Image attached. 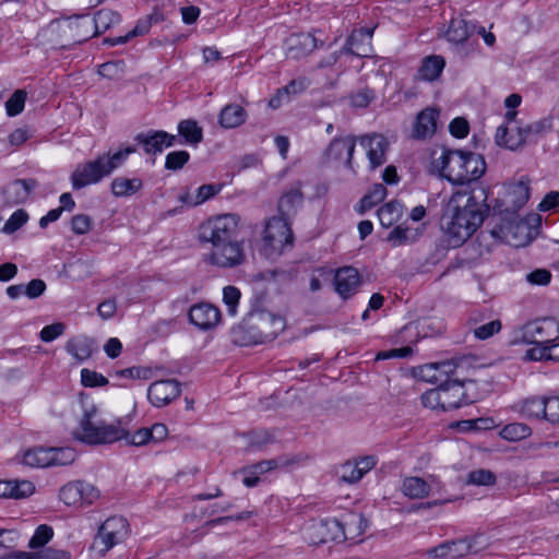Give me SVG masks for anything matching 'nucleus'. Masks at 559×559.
<instances>
[{
	"label": "nucleus",
	"instance_id": "35",
	"mask_svg": "<svg viewBox=\"0 0 559 559\" xmlns=\"http://www.w3.org/2000/svg\"><path fill=\"white\" fill-rule=\"evenodd\" d=\"M388 194L386 188L382 183H376L370 191L359 201L356 210L359 214H364L373 206L382 202Z\"/></svg>",
	"mask_w": 559,
	"mask_h": 559
},
{
	"label": "nucleus",
	"instance_id": "22",
	"mask_svg": "<svg viewBox=\"0 0 559 559\" xmlns=\"http://www.w3.org/2000/svg\"><path fill=\"white\" fill-rule=\"evenodd\" d=\"M334 285L337 294L346 299L357 292L360 285V275L353 266L341 267L335 273Z\"/></svg>",
	"mask_w": 559,
	"mask_h": 559
},
{
	"label": "nucleus",
	"instance_id": "64",
	"mask_svg": "<svg viewBox=\"0 0 559 559\" xmlns=\"http://www.w3.org/2000/svg\"><path fill=\"white\" fill-rule=\"evenodd\" d=\"M449 130L453 136L462 139L468 134L469 126L466 119L457 117L451 121Z\"/></svg>",
	"mask_w": 559,
	"mask_h": 559
},
{
	"label": "nucleus",
	"instance_id": "25",
	"mask_svg": "<svg viewBox=\"0 0 559 559\" xmlns=\"http://www.w3.org/2000/svg\"><path fill=\"white\" fill-rule=\"evenodd\" d=\"M304 203V194L300 185L293 186L284 192L278 200L277 210L281 217L289 219L294 216Z\"/></svg>",
	"mask_w": 559,
	"mask_h": 559
},
{
	"label": "nucleus",
	"instance_id": "1",
	"mask_svg": "<svg viewBox=\"0 0 559 559\" xmlns=\"http://www.w3.org/2000/svg\"><path fill=\"white\" fill-rule=\"evenodd\" d=\"M487 198L485 188L457 191L451 197L441 218V228L450 246H462L481 226L488 209Z\"/></svg>",
	"mask_w": 559,
	"mask_h": 559
},
{
	"label": "nucleus",
	"instance_id": "61",
	"mask_svg": "<svg viewBox=\"0 0 559 559\" xmlns=\"http://www.w3.org/2000/svg\"><path fill=\"white\" fill-rule=\"evenodd\" d=\"M92 219L88 215L78 214L71 219V229L76 235H84L91 230Z\"/></svg>",
	"mask_w": 559,
	"mask_h": 559
},
{
	"label": "nucleus",
	"instance_id": "28",
	"mask_svg": "<svg viewBox=\"0 0 559 559\" xmlns=\"http://www.w3.org/2000/svg\"><path fill=\"white\" fill-rule=\"evenodd\" d=\"M35 490L32 481L5 479L0 480V497L10 499H22L31 496Z\"/></svg>",
	"mask_w": 559,
	"mask_h": 559
},
{
	"label": "nucleus",
	"instance_id": "13",
	"mask_svg": "<svg viewBox=\"0 0 559 559\" xmlns=\"http://www.w3.org/2000/svg\"><path fill=\"white\" fill-rule=\"evenodd\" d=\"M248 324L257 329L264 337H272L284 330L285 320L259 307L252 308L247 314Z\"/></svg>",
	"mask_w": 559,
	"mask_h": 559
},
{
	"label": "nucleus",
	"instance_id": "45",
	"mask_svg": "<svg viewBox=\"0 0 559 559\" xmlns=\"http://www.w3.org/2000/svg\"><path fill=\"white\" fill-rule=\"evenodd\" d=\"M60 500L69 507H82V496L79 495V489L70 481L62 486L59 490Z\"/></svg>",
	"mask_w": 559,
	"mask_h": 559
},
{
	"label": "nucleus",
	"instance_id": "39",
	"mask_svg": "<svg viewBox=\"0 0 559 559\" xmlns=\"http://www.w3.org/2000/svg\"><path fill=\"white\" fill-rule=\"evenodd\" d=\"M418 236V229H412L399 225L390 231L388 235V241L393 247H400L416 241Z\"/></svg>",
	"mask_w": 559,
	"mask_h": 559
},
{
	"label": "nucleus",
	"instance_id": "23",
	"mask_svg": "<svg viewBox=\"0 0 559 559\" xmlns=\"http://www.w3.org/2000/svg\"><path fill=\"white\" fill-rule=\"evenodd\" d=\"M38 186L35 179H16L3 188L5 203L13 205L23 203Z\"/></svg>",
	"mask_w": 559,
	"mask_h": 559
},
{
	"label": "nucleus",
	"instance_id": "17",
	"mask_svg": "<svg viewBox=\"0 0 559 559\" xmlns=\"http://www.w3.org/2000/svg\"><path fill=\"white\" fill-rule=\"evenodd\" d=\"M355 146L356 139L353 135L338 136L331 141L324 156L328 160L343 162L347 168H352Z\"/></svg>",
	"mask_w": 559,
	"mask_h": 559
},
{
	"label": "nucleus",
	"instance_id": "37",
	"mask_svg": "<svg viewBox=\"0 0 559 559\" xmlns=\"http://www.w3.org/2000/svg\"><path fill=\"white\" fill-rule=\"evenodd\" d=\"M178 133L181 135L186 143L191 145L199 144L203 139V130L198 126L197 121L187 119L178 124Z\"/></svg>",
	"mask_w": 559,
	"mask_h": 559
},
{
	"label": "nucleus",
	"instance_id": "20",
	"mask_svg": "<svg viewBox=\"0 0 559 559\" xmlns=\"http://www.w3.org/2000/svg\"><path fill=\"white\" fill-rule=\"evenodd\" d=\"M528 199L530 186L527 179L521 178L516 182L509 183L507 186L506 199L503 200L504 211L515 213L526 204Z\"/></svg>",
	"mask_w": 559,
	"mask_h": 559
},
{
	"label": "nucleus",
	"instance_id": "31",
	"mask_svg": "<svg viewBox=\"0 0 559 559\" xmlns=\"http://www.w3.org/2000/svg\"><path fill=\"white\" fill-rule=\"evenodd\" d=\"M247 119V111L238 104L226 105L219 112L218 122L225 129L241 126Z\"/></svg>",
	"mask_w": 559,
	"mask_h": 559
},
{
	"label": "nucleus",
	"instance_id": "59",
	"mask_svg": "<svg viewBox=\"0 0 559 559\" xmlns=\"http://www.w3.org/2000/svg\"><path fill=\"white\" fill-rule=\"evenodd\" d=\"M29 559H70L71 555L66 549L45 548L39 551L28 552Z\"/></svg>",
	"mask_w": 559,
	"mask_h": 559
},
{
	"label": "nucleus",
	"instance_id": "40",
	"mask_svg": "<svg viewBox=\"0 0 559 559\" xmlns=\"http://www.w3.org/2000/svg\"><path fill=\"white\" fill-rule=\"evenodd\" d=\"M340 522L342 525L346 526L342 540L355 539L356 537L360 536L367 527V522L360 514H349L345 518L344 521Z\"/></svg>",
	"mask_w": 559,
	"mask_h": 559
},
{
	"label": "nucleus",
	"instance_id": "4",
	"mask_svg": "<svg viewBox=\"0 0 559 559\" xmlns=\"http://www.w3.org/2000/svg\"><path fill=\"white\" fill-rule=\"evenodd\" d=\"M134 152V147L128 146L114 154H103L93 160L79 164L71 175L73 189L79 190L98 183L103 178L108 177L115 169L123 165L128 156Z\"/></svg>",
	"mask_w": 559,
	"mask_h": 559
},
{
	"label": "nucleus",
	"instance_id": "32",
	"mask_svg": "<svg viewBox=\"0 0 559 559\" xmlns=\"http://www.w3.org/2000/svg\"><path fill=\"white\" fill-rule=\"evenodd\" d=\"M402 492L411 499L426 498L430 492V485L421 477H405L402 483Z\"/></svg>",
	"mask_w": 559,
	"mask_h": 559
},
{
	"label": "nucleus",
	"instance_id": "47",
	"mask_svg": "<svg viewBox=\"0 0 559 559\" xmlns=\"http://www.w3.org/2000/svg\"><path fill=\"white\" fill-rule=\"evenodd\" d=\"M73 483L79 489V495L82 496V507L90 506L98 500L100 492L94 485L84 480H74Z\"/></svg>",
	"mask_w": 559,
	"mask_h": 559
},
{
	"label": "nucleus",
	"instance_id": "63",
	"mask_svg": "<svg viewBox=\"0 0 559 559\" xmlns=\"http://www.w3.org/2000/svg\"><path fill=\"white\" fill-rule=\"evenodd\" d=\"M64 332V324L63 323H53L50 325H46L40 331V340L43 342L49 343L62 335Z\"/></svg>",
	"mask_w": 559,
	"mask_h": 559
},
{
	"label": "nucleus",
	"instance_id": "56",
	"mask_svg": "<svg viewBox=\"0 0 559 559\" xmlns=\"http://www.w3.org/2000/svg\"><path fill=\"white\" fill-rule=\"evenodd\" d=\"M28 219V215L24 210H16L4 224L2 231L13 234L21 228Z\"/></svg>",
	"mask_w": 559,
	"mask_h": 559
},
{
	"label": "nucleus",
	"instance_id": "7",
	"mask_svg": "<svg viewBox=\"0 0 559 559\" xmlns=\"http://www.w3.org/2000/svg\"><path fill=\"white\" fill-rule=\"evenodd\" d=\"M129 535V523L122 516H111L105 520L94 539V547L106 554L116 545L122 543Z\"/></svg>",
	"mask_w": 559,
	"mask_h": 559
},
{
	"label": "nucleus",
	"instance_id": "19",
	"mask_svg": "<svg viewBox=\"0 0 559 559\" xmlns=\"http://www.w3.org/2000/svg\"><path fill=\"white\" fill-rule=\"evenodd\" d=\"M372 34L373 28H359L353 31L341 52L350 53L360 58L369 57L372 51Z\"/></svg>",
	"mask_w": 559,
	"mask_h": 559
},
{
	"label": "nucleus",
	"instance_id": "21",
	"mask_svg": "<svg viewBox=\"0 0 559 559\" xmlns=\"http://www.w3.org/2000/svg\"><path fill=\"white\" fill-rule=\"evenodd\" d=\"M135 141L143 145L146 154H157L164 147L174 146L177 142V136L166 131H148L147 133H139L135 136Z\"/></svg>",
	"mask_w": 559,
	"mask_h": 559
},
{
	"label": "nucleus",
	"instance_id": "43",
	"mask_svg": "<svg viewBox=\"0 0 559 559\" xmlns=\"http://www.w3.org/2000/svg\"><path fill=\"white\" fill-rule=\"evenodd\" d=\"M123 436L120 440H124L127 444L134 447H143L151 443L148 428L143 427L131 433L128 431L124 421L122 420Z\"/></svg>",
	"mask_w": 559,
	"mask_h": 559
},
{
	"label": "nucleus",
	"instance_id": "10",
	"mask_svg": "<svg viewBox=\"0 0 559 559\" xmlns=\"http://www.w3.org/2000/svg\"><path fill=\"white\" fill-rule=\"evenodd\" d=\"M120 15L109 9H102L95 13L93 19L76 17L68 23L71 28H85L86 32L80 40H87L88 38L104 33L112 25L119 23Z\"/></svg>",
	"mask_w": 559,
	"mask_h": 559
},
{
	"label": "nucleus",
	"instance_id": "15",
	"mask_svg": "<svg viewBox=\"0 0 559 559\" xmlns=\"http://www.w3.org/2000/svg\"><path fill=\"white\" fill-rule=\"evenodd\" d=\"M360 145L366 150L370 168L374 169L386 162L389 141L382 134L362 135L359 138Z\"/></svg>",
	"mask_w": 559,
	"mask_h": 559
},
{
	"label": "nucleus",
	"instance_id": "46",
	"mask_svg": "<svg viewBox=\"0 0 559 559\" xmlns=\"http://www.w3.org/2000/svg\"><path fill=\"white\" fill-rule=\"evenodd\" d=\"M27 94L24 90L15 91L11 97L5 102L7 115L14 117L24 110Z\"/></svg>",
	"mask_w": 559,
	"mask_h": 559
},
{
	"label": "nucleus",
	"instance_id": "50",
	"mask_svg": "<svg viewBox=\"0 0 559 559\" xmlns=\"http://www.w3.org/2000/svg\"><path fill=\"white\" fill-rule=\"evenodd\" d=\"M52 459L51 465H68L74 462L76 453L71 448L48 449Z\"/></svg>",
	"mask_w": 559,
	"mask_h": 559
},
{
	"label": "nucleus",
	"instance_id": "11",
	"mask_svg": "<svg viewBox=\"0 0 559 559\" xmlns=\"http://www.w3.org/2000/svg\"><path fill=\"white\" fill-rule=\"evenodd\" d=\"M345 525L335 518L310 522L306 528V538L311 544H324L328 542H341L344 537Z\"/></svg>",
	"mask_w": 559,
	"mask_h": 559
},
{
	"label": "nucleus",
	"instance_id": "41",
	"mask_svg": "<svg viewBox=\"0 0 559 559\" xmlns=\"http://www.w3.org/2000/svg\"><path fill=\"white\" fill-rule=\"evenodd\" d=\"M532 435V429L524 423H511L506 425L499 436L510 442H518Z\"/></svg>",
	"mask_w": 559,
	"mask_h": 559
},
{
	"label": "nucleus",
	"instance_id": "27",
	"mask_svg": "<svg viewBox=\"0 0 559 559\" xmlns=\"http://www.w3.org/2000/svg\"><path fill=\"white\" fill-rule=\"evenodd\" d=\"M512 409L527 419L546 420V403L543 396H532L513 404Z\"/></svg>",
	"mask_w": 559,
	"mask_h": 559
},
{
	"label": "nucleus",
	"instance_id": "52",
	"mask_svg": "<svg viewBox=\"0 0 559 559\" xmlns=\"http://www.w3.org/2000/svg\"><path fill=\"white\" fill-rule=\"evenodd\" d=\"M240 296H241L240 290L235 286H226L223 289V300L227 307V312L230 316L236 314Z\"/></svg>",
	"mask_w": 559,
	"mask_h": 559
},
{
	"label": "nucleus",
	"instance_id": "58",
	"mask_svg": "<svg viewBox=\"0 0 559 559\" xmlns=\"http://www.w3.org/2000/svg\"><path fill=\"white\" fill-rule=\"evenodd\" d=\"M124 66L122 60L105 62L99 66L98 73L107 79H117L123 73Z\"/></svg>",
	"mask_w": 559,
	"mask_h": 559
},
{
	"label": "nucleus",
	"instance_id": "36",
	"mask_svg": "<svg viewBox=\"0 0 559 559\" xmlns=\"http://www.w3.org/2000/svg\"><path fill=\"white\" fill-rule=\"evenodd\" d=\"M49 455L48 449H29L24 453L22 463L29 467H48L52 462V459Z\"/></svg>",
	"mask_w": 559,
	"mask_h": 559
},
{
	"label": "nucleus",
	"instance_id": "38",
	"mask_svg": "<svg viewBox=\"0 0 559 559\" xmlns=\"http://www.w3.org/2000/svg\"><path fill=\"white\" fill-rule=\"evenodd\" d=\"M403 206L397 201H390L378 210V217L383 227H391L402 215Z\"/></svg>",
	"mask_w": 559,
	"mask_h": 559
},
{
	"label": "nucleus",
	"instance_id": "33",
	"mask_svg": "<svg viewBox=\"0 0 559 559\" xmlns=\"http://www.w3.org/2000/svg\"><path fill=\"white\" fill-rule=\"evenodd\" d=\"M142 180L139 178L117 177L111 181V192L117 198H126L135 194L142 188Z\"/></svg>",
	"mask_w": 559,
	"mask_h": 559
},
{
	"label": "nucleus",
	"instance_id": "5",
	"mask_svg": "<svg viewBox=\"0 0 559 559\" xmlns=\"http://www.w3.org/2000/svg\"><path fill=\"white\" fill-rule=\"evenodd\" d=\"M288 221L281 216L267 221L262 239L263 250L267 257L280 255L293 246L294 236Z\"/></svg>",
	"mask_w": 559,
	"mask_h": 559
},
{
	"label": "nucleus",
	"instance_id": "57",
	"mask_svg": "<svg viewBox=\"0 0 559 559\" xmlns=\"http://www.w3.org/2000/svg\"><path fill=\"white\" fill-rule=\"evenodd\" d=\"M442 397L443 396L441 395L440 384L438 388L428 390L423 393L420 399L425 407L441 411V402H444Z\"/></svg>",
	"mask_w": 559,
	"mask_h": 559
},
{
	"label": "nucleus",
	"instance_id": "53",
	"mask_svg": "<svg viewBox=\"0 0 559 559\" xmlns=\"http://www.w3.org/2000/svg\"><path fill=\"white\" fill-rule=\"evenodd\" d=\"M81 382L86 388H96L108 384V379L102 373L84 368L81 370Z\"/></svg>",
	"mask_w": 559,
	"mask_h": 559
},
{
	"label": "nucleus",
	"instance_id": "29",
	"mask_svg": "<svg viewBox=\"0 0 559 559\" xmlns=\"http://www.w3.org/2000/svg\"><path fill=\"white\" fill-rule=\"evenodd\" d=\"M463 382L459 379H449L445 382L441 383V395L443 396L441 402V411L448 412L460 407V396L462 393L460 392V388Z\"/></svg>",
	"mask_w": 559,
	"mask_h": 559
},
{
	"label": "nucleus",
	"instance_id": "49",
	"mask_svg": "<svg viewBox=\"0 0 559 559\" xmlns=\"http://www.w3.org/2000/svg\"><path fill=\"white\" fill-rule=\"evenodd\" d=\"M467 484L475 486H492L496 484V475L489 469H475L468 474Z\"/></svg>",
	"mask_w": 559,
	"mask_h": 559
},
{
	"label": "nucleus",
	"instance_id": "62",
	"mask_svg": "<svg viewBox=\"0 0 559 559\" xmlns=\"http://www.w3.org/2000/svg\"><path fill=\"white\" fill-rule=\"evenodd\" d=\"M546 420L551 424H559V396L545 397Z\"/></svg>",
	"mask_w": 559,
	"mask_h": 559
},
{
	"label": "nucleus",
	"instance_id": "26",
	"mask_svg": "<svg viewBox=\"0 0 559 559\" xmlns=\"http://www.w3.org/2000/svg\"><path fill=\"white\" fill-rule=\"evenodd\" d=\"M287 53L293 59L302 58L317 48V39L312 34H294L288 38Z\"/></svg>",
	"mask_w": 559,
	"mask_h": 559
},
{
	"label": "nucleus",
	"instance_id": "9",
	"mask_svg": "<svg viewBox=\"0 0 559 559\" xmlns=\"http://www.w3.org/2000/svg\"><path fill=\"white\" fill-rule=\"evenodd\" d=\"M239 216L236 214H224L217 216L206 224L203 237L213 246L236 240L239 231Z\"/></svg>",
	"mask_w": 559,
	"mask_h": 559
},
{
	"label": "nucleus",
	"instance_id": "12",
	"mask_svg": "<svg viewBox=\"0 0 559 559\" xmlns=\"http://www.w3.org/2000/svg\"><path fill=\"white\" fill-rule=\"evenodd\" d=\"M242 241L231 240L213 246L209 262L219 267H235L245 261Z\"/></svg>",
	"mask_w": 559,
	"mask_h": 559
},
{
	"label": "nucleus",
	"instance_id": "14",
	"mask_svg": "<svg viewBox=\"0 0 559 559\" xmlns=\"http://www.w3.org/2000/svg\"><path fill=\"white\" fill-rule=\"evenodd\" d=\"M181 393V384L175 379L158 380L147 389V399L155 407L168 405Z\"/></svg>",
	"mask_w": 559,
	"mask_h": 559
},
{
	"label": "nucleus",
	"instance_id": "51",
	"mask_svg": "<svg viewBox=\"0 0 559 559\" xmlns=\"http://www.w3.org/2000/svg\"><path fill=\"white\" fill-rule=\"evenodd\" d=\"M53 536V531L48 525H39L32 538L29 539L28 546L29 548H39L45 546Z\"/></svg>",
	"mask_w": 559,
	"mask_h": 559
},
{
	"label": "nucleus",
	"instance_id": "42",
	"mask_svg": "<svg viewBox=\"0 0 559 559\" xmlns=\"http://www.w3.org/2000/svg\"><path fill=\"white\" fill-rule=\"evenodd\" d=\"M447 39L454 44H462L469 37L468 24L463 19H452L445 33Z\"/></svg>",
	"mask_w": 559,
	"mask_h": 559
},
{
	"label": "nucleus",
	"instance_id": "60",
	"mask_svg": "<svg viewBox=\"0 0 559 559\" xmlns=\"http://www.w3.org/2000/svg\"><path fill=\"white\" fill-rule=\"evenodd\" d=\"M364 476L354 461H348L342 465L341 479L348 484L359 481Z\"/></svg>",
	"mask_w": 559,
	"mask_h": 559
},
{
	"label": "nucleus",
	"instance_id": "2",
	"mask_svg": "<svg viewBox=\"0 0 559 559\" xmlns=\"http://www.w3.org/2000/svg\"><path fill=\"white\" fill-rule=\"evenodd\" d=\"M433 165L441 176L454 185H465L479 179L486 163L481 155L472 152L443 150Z\"/></svg>",
	"mask_w": 559,
	"mask_h": 559
},
{
	"label": "nucleus",
	"instance_id": "16",
	"mask_svg": "<svg viewBox=\"0 0 559 559\" xmlns=\"http://www.w3.org/2000/svg\"><path fill=\"white\" fill-rule=\"evenodd\" d=\"M533 130H531V123L524 127L515 126L512 127H499L496 132V142L499 146H506L510 150H516L525 142L531 141Z\"/></svg>",
	"mask_w": 559,
	"mask_h": 559
},
{
	"label": "nucleus",
	"instance_id": "55",
	"mask_svg": "<svg viewBox=\"0 0 559 559\" xmlns=\"http://www.w3.org/2000/svg\"><path fill=\"white\" fill-rule=\"evenodd\" d=\"M501 328V321L497 319L475 328L473 333L476 338L484 341L500 332Z\"/></svg>",
	"mask_w": 559,
	"mask_h": 559
},
{
	"label": "nucleus",
	"instance_id": "8",
	"mask_svg": "<svg viewBox=\"0 0 559 559\" xmlns=\"http://www.w3.org/2000/svg\"><path fill=\"white\" fill-rule=\"evenodd\" d=\"M518 337L525 344H550L559 338V324L550 318L531 321L520 329Z\"/></svg>",
	"mask_w": 559,
	"mask_h": 559
},
{
	"label": "nucleus",
	"instance_id": "3",
	"mask_svg": "<svg viewBox=\"0 0 559 559\" xmlns=\"http://www.w3.org/2000/svg\"><path fill=\"white\" fill-rule=\"evenodd\" d=\"M73 436L76 440L90 445L112 443L123 436L122 420L119 419L111 424L105 423L100 419L97 407L91 404L84 406Z\"/></svg>",
	"mask_w": 559,
	"mask_h": 559
},
{
	"label": "nucleus",
	"instance_id": "54",
	"mask_svg": "<svg viewBox=\"0 0 559 559\" xmlns=\"http://www.w3.org/2000/svg\"><path fill=\"white\" fill-rule=\"evenodd\" d=\"M190 155L187 151L170 152L166 156L165 167L169 170L181 169L189 160Z\"/></svg>",
	"mask_w": 559,
	"mask_h": 559
},
{
	"label": "nucleus",
	"instance_id": "18",
	"mask_svg": "<svg viewBox=\"0 0 559 559\" xmlns=\"http://www.w3.org/2000/svg\"><path fill=\"white\" fill-rule=\"evenodd\" d=\"M190 322L200 330H210L221 321V311L209 302H199L189 310Z\"/></svg>",
	"mask_w": 559,
	"mask_h": 559
},
{
	"label": "nucleus",
	"instance_id": "6",
	"mask_svg": "<svg viewBox=\"0 0 559 559\" xmlns=\"http://www.w3.org/2000/svg\"><path fill=\"white\" fill-rule=\"evenodd\" d=\"M486 548L487 544L480 542V536H469L443 542L427 549L426 555L435 559H460L471 554H478Z\"/></svg>",
	"mask_w": 559,
	"mask_h": 559
},
{
	"label": "nucleus",
	"instance_id": "24",
	"mask_svg": "<svg viewBox=\"0 0 559 559\" xmlns=\"http://www.w3.org/2000/svg\"><path fill=\"white\" fill-rule=\"evenodd\" d=\"M439 111L435 108L421 110L415 120L412 136L415 139H427L435 134L437 130V119Z\"/></svg>",
	"mask_w": 559,
	"mask_h": 559
},
{
	"label": "nucleus",
	"instance_id": "48",
	"mask_svg": "<svg viewBox=\"0 0 559 559\" xmlns=\"http://www.w3.org/2000/svg\"><path fill=\"white\" fill-rule=\"evenodd\" d=\"M164 16L158 10H154L151 14L146 15L143 19H140L135 25V27L129 33L131 37L144 35L148 33L153 23H158L163 21Z\"/></svg>",
	"mask_w": 559,
	"mask_h": 559
},
{
	"label": "nucleus",
	"instance_id": "30",
	"mask_svg": "<svg viewBox=\"0 0 559 559\" xmlns=\"http://www.w3.org/2000/svg\"><path fill=\"white\" fill-rule=\"evenodd\" d=\"M445 61L441 56H428L423 59L418 69L417 78L423 81L432 82L442 73Z\"/></svg>",
	"mask_w": 559,
	"mask_h": 559
},
{
	"label": "nucleus",
	"instance_id": "34",
	"mask_svg": "<svg viewBox=\"0 0 559 559\" xmlns=\"http://www.w3.org/2000/svg\"><path fill=\"white\" fill-rule=\"evenodd\" d=\"M66 349L76 360L83 361L93 353V341L86 336L74 337L68 341Z\"/></svg>",
	"mask_w": 559,
	"mask_h": 559
},
{
	"label": "nucleus",
	"instance_id": "44",
	"mask_svg": "<svg viewBox=\"0 0 559 559\" xmlns=\"http://www.w3.org/2000/svg\"><path fill=\"white\" fill-rule=\"evenodd\" d=\"M288 464V461H285L283 459H272V460H265L261 461L257 464H253L251 466H248L242 469L243 474H252V475H262L264 473H267L270 471H273L281 465Z\"/></svg>",
	"mask_w": 559,
	"mask_h": 559
}]
</instances>
